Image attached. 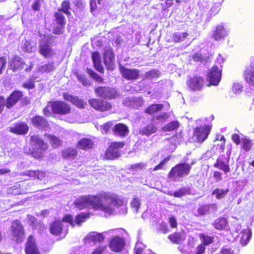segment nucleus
Returning <instances> with one entry per match:
<instances>
[{"label": "nucleus", "instance_id": "1", "mask_svg": "<svg viewBox=\"0 0 254 254\" xmlns=\"http://www.w3.org/2000/svg\"><path fill=\"white\" fill-rule=\"evenodd\" d=\"M74 206L79 210L87 207H91L95 210H100L111 215L115 209L110 205L104 204L99 202V193L96 195H82L76 198L73 202Z\"/></svg>", "mask_w": 254, "mask_h": 254}, {"label": "nucleus", "instance_id": "2", "mask_svg": "<svg viewBox=\"0 0 254 254\" xmlns=\"http://www.w3.org/2000/svg\"><path fill=\"white\" fill-rule=\"evenodd\" d=\"M71 2L69 0H64L61 3V6L58 8V11L54 13L55 21L58 26L53 29V33L55 34H63V30L64 28L66 20L64 13L67 16H71Z\"/></svg>", "mask_w": 254, "mask_h": 254}, {"label": "nucleus", "instance_id": "3", "mask_svg": "<svg viewBox=\"0 0 254 254\" xmlns=\"http://www.w3.org/2000/svg\"><path fill=\"white\" fill-rule=\"evenodd\" d=\"M29 145L28 153L36 159L43 158L49 148L48 143L39 135L35 134L29 136Z\"/></svg>", "mask_w": 254, "mask_h": 254}, {"label": "nucleus", "instance_id": "4", "mask_svg": "<svg viewBox=\"0 0 254 254\" xmlns=\"http://www.w3.org/2000/svg\"><path fill=\"white\" fill-rule=\"evenodd\" d=\"M211 124L200 125L193 128L192 139L195 143L202 144L208 137L212 129Z\"/></svg>", "mask_w": 254, "mask_h": 254}, {"label": "nucleus", "instance_id": "5", "mask_svg": "<svg viewBox=\"0 0 254 254\" xmlns=\"http://www.w3.org/2000/svg\"><path fill=\"white\" fill-rule=\"evenodd\" d=\"M125 145L124 141H113L109 145L105 151L103 159L113 160L117 159L121 156V149Z\"/></svg>", "mask_w": 254, "mask_h": 254}, {"label": "nucleus", "instance_id": "6", "mask_svg": "<svg viewBox=\"0 0 254 254\" xmlns=\"http://www.w3.org/2000/svg\"><path fill=\"white\" fill-rule=\"evenodd\" d=\"M11 236L12 240L17 244L22 243L25 237V229L19 220H15L11 223Z\"/></svg>", "mask_w": 254, "mask_h": 254}, {"label": "nucleus", "instance_id": "7", "mask_svg": "<svg viewBox=\"0 0 254 254\" xmlns=\"http://www.w3.org/2000/svg\"><path fill=\"white\" fill-rule=\"evenodd\" d=\"M193 162L190 164L186 163H181L176 165L173 167L168 174V178L172 179H175L177 177L182 178L184 176L188 175L191 169V165Z\"/></svg>", "mask_w": 254, "mask_h": 254}, {"label": "nucleus", "instance_id": "8", "mask_svg": "<svg viewBox=\"0 0 254 254\" xmlns=\"http://www.w3.org/2000/svg\"><path fill=\"white\" fill-rule=\"evenodd\" d=\"M103 201L110 203V204H108L113 208L111 204L115 207H120L123 205L124 202L123 198L119 195L107 192L99 193V202H102Z\"/></svg>", "mask_w": 254, "mask_h": 254}, {"label": "nucleus", "instance_id": "9", "mask_svg": "<svg viewBox=\"0 0 254 254\" xmlns=\"http://www.w3.org/2000/svg\"><path fill=\"white\" fill-rule=\"evenodd\" d=\"M90 216L89 212H81L76 215L75 219L71 214H65L63 217V221L69 224L72 227L80 226L83 222L88 219Z\"/></svg>", "mask_w": 254, "mask_h": 254}, {"label": "nucleus", "instance_id": "10", "mask_svg": "<svg viewBox=\"0 0 254 254\" xmlns=\"http://www.w3.org/2000/svg\"><path fill=\"white\" fill-rule=\"evenodd\" d=\"M51 110L54 114L61 116L66 115L71 113L70 105L63 101H51Z\"/></svg>", "mask_w": 254, "mask_h": 254}, {"label": "nucleus", "instance_id": "11", "mask_svg": "<svg viewBox=\"0 0 254 254\" xmlns=\"http://www.w3.org/2000/svg\"><path fill=\"white\" fill-rule=\"evenodd\" d=\"M62 220L55 219L49 224V230L51 234L54 236H62L64 238L67 233V230H64V225Z\"/></svg>", "mask_w": 254, "mask_h": 254}, {"label": "nucleus", "instance_id": "12", "mask_svg": "<svg viewBox=\"0 0 254 254\" xmlns=\"http://www.w3.org/2000/svg\"><path fill=\"white\" fill-rule=\"evenodd\" d=\"M95 93L97 96L106 99H112L118 95L117 90L109 86L97 87L95 88Z\"/></svg>", "mask_w": 254, "mask_h": 254}, {"label": "nucleus", "instance_id": "13", "mask_svg": "<svg viewBox=\"0 0 254 254\" xmlns=\"http://www.w3.org/2000/svg\"><path fill=\"white\" fill-rule=\"evenodd\" d=\"M88 103L92 108L101 112L109 111L112 108L111 103L103 99H90L88 100Z\"/></svg>", "mask_w": 254, "mask_h": 254}, {"label": "nucleus", "instance_id": "14", "mask_svg": "<svg viewBox=\"0 0 254 254\" xmlns=\"http://www.w3.org/2000/svg\"><path fill=\"white\" fill-rule=\"evenodd\" d=\"M218 208V205L215 203L200 205L193 212V215L195 217L204 216L210 213L216 212Z\"/></svg>", "mask_w": 254, "mask_h": 254}, {"label": "nucleus", "instance_id": "15", "mask_svg": "<svg viewBox=\"0 0 254 254\" xmlns=\"http://www.w3.org/2000/svg\"><path fill=\"white\" fill-rule=\"evenodd\" d=\"M125 245V240L123 237L115 236L111 238L109 243V247L112 251L119 253L123 250Z\"/></svg>", "mask_w": 254, "mask_h": 254}, {"label": "nucleus", "instance_id": "16", "mask_svg": "<svg viewBox=\"0 0 254 254\" xmlns=\"http://www.w3.org/2000/svg\"><path fill=\"white\" fill-rule=\"evenodd\" d=\"M23 96L24 94L22 91L19 90H14L6 99L5 107L8 109L13 108L22 99Z\"/></svg>", "mask_w": 254, "mask_h": 254}, {"label": "nucleus", "instance_id": "17", "mask_svg": "<svg viewBox=\"0 0 254 254\" xmlns=\"http://www.w3.org/2000/svg\"><path fill=\"white\" fill-rule=\"evenodd\" d=\"M103 54L104 63L108 70H113L115 68V55L111 47H106Z\"/></svg>", "mask_w": 254, "mask_h": 254}, {"label": "nucleus", "instance_id": "18", "mask_svg": "<svg viewBox=\"0 0 254 254\" xmlns=\"http://www.w3.org/2000/svg\"><path fill=\"white\" fill-rule=\"evenodd\" d=\"M204 78L199 76L190 77L187 81L188 87L193 91L201 90L204 84Z\"/></svg>", "mask_w": 254, "mask_h": 254}, {"label": "nucleus", "instance_id": "19", "mask_svg": "<svg viewBox=\"0 0 254 254\" xmlns=\"http://www.w3.org/2000/svg\"><path fill=\"white\" fill-rule=\"evenodd\" d=\"M120 71L122 77L128 80H136L139 76V70L136 68H128L121 66Z\"/></svg>", "mask_w": 254, "mask_h": 254}, {"label": "nucleus", "instance_id": "20", "mask_svg": "<svg viewBox=\"0 0 254 254\" xmlns=\"http://www.w3.org/2000/svg\"><path fill=\"white\" fill-rule=\"evenodd\" d=\"M29 130L28 125L24 122H18L9 128L10 132L17 135H25L28 133Z\"/></svg>", "mask_w": 254, "mask_h": 254}, {"label": "nucleus", "instance_id": "21", "mask_svg": "<svg viewBox=\"0 0 254 254\" xmlns=\"http://www.w3.org/2000/svg\"><path fill=\"white\" fill-rule=\"evenodd\" d=\"M25 253L26 254H40L33 235H31L27 238L25 246Z\"/></svg>", "mask_w": 254, "mask_h": 254}, {"label": "nucleus", "instance_id": "22", "mask_svg": "<svg viewBox=\"0 0 254 254\" xmlns=\"http://www.w3.org/2000/svg\"><path fill=\"white\" fill-rule=\"evenodd\" d=\"M25 65L22 58L17 55L13 56L9 62V68L13 72L23 69Z\"/></svg>", "mask_w": 254, "mask_h": 254}, {"label": "nucleus", "instance_id": "23", "mask_svg": "<svg viewBox=\"0 0 254 254\" xmlns=\"http://www.w3.org/2000/svg\"><path fill=\"white\" fill-rule=\"evenodd\" d=\"M105 237L102 233L92 232L88 234L84 238L86 244L96 245L104 241Z\"/></svg>", "mask_w": 254, "mask_h": 254}, {"label": "nucleus", "instance_id": "24", "mask_svg": "<svg viewBox=\"0 0 254 254\" xmlns=\"http://www.w3.org/2000/svg\"><path fill=\"white\" fill-rule=\"evenodd\" d=\"M31 121L33 126L39 129L47 130L49 128V122L42 116L35 115L31 118Z\"/></svg>", "mask_w": 254, "mask_h": 254}, {"label": "nucleus", "instance_id": "25", "mask_svg": "<svg viewBox=\"0 0 254 254\" xmlns=\"http://www.w3.org/2000/svg\"><path fill=\"white\" fill-rule=\"evenodd\" d=\"M224 155L219 156L214 164L213 166L219 170H222L225 174H227L230 171L229 166V158L228 157L224 159Z\"/></svg>", "mask_w": 254, "mask_h": 254}, {"label": "nucleus", "instance_id": "26", "mask_svg": "<svg viewBox=\"0 0 254 254\" xmlns=\"http://www.w3.org/2000/svg\"><path fill=\"white\" fill-rule=\"evenodd\" d=\"M221 77V71L218 68L214 65L211 68L208 73V80L209 84L213 85H217L219 83Z\"/></svg>", "mask_w": 254, "mask_h": 254}, {"label": "nucleus", "instance_id": "27", "mask_svg": "<svg viewBox=\"0 0 254 254\" xmlns=\"http://www.w3.org/2000/svg\"><path fill=\"white\" fill-rule=\"evenodd\" d=\"M113 131L115 135L124 137L128 135L129 130L127 125L119 123L116 124L113 128Z\"/></svg>", "mask_w": 254, "mask_h": 254}, {"label": "nucleus", "instance_id": "28", "mask_svg": "<svg viewBox=\"0 0 254 254\" xmlns=\"http://www.w3.org/2000/svg\"><path fill=\"white\" fill-rule=\"evenodd\" d=\"M39 52L45 58H51L54 55V52L48 42L41 43L39 44Z\"/></svg>", "mask_w": 254, "mask_h": 254}, {"label": "nucleus", "instance_id": "29", "mask_svg": "<svg viewBox=\"0 0 254 254\" xmlns=\"http://www.w3.org/2000/svg\"><path fill=\"white\" fill-rule=\"evenodd\" d=\"M94 143L92 139L88 137L81 138L76 143V146L78 149L88 150L94 147Z\"/></svg>", "mask_w": 254, "mask_h": 254}, {"label": "nucleus", "instance_id": "30", "mask_svg": "<svg viewBox=\"0 0 254 254\" xmlns=\"http://www.w3.org/2000/svg\"><path fill=\"white\" fill-rule=\"evenodd\" d=\"M62 157L65 160H74L78 156L77 150L71 147H68L61 151Z\"/></svg>", "mask_w": 254, "mask_h": 254}, {"label": "nucleus", "instance_id": "31", "mask_svg": "<svg viewBox=\"0 0 254 254\" xmlns=\"http://www.w3.org/2000/svg\"><path fill=\"white\" fill-rule=\"evenodd\" d=\"M22 175L28 176L33 179L42 180L46 177V173L45 171L42 170H28L23 172Z\"/></svg>", "mask_w": 254, "mask_h": 254}, {"label": "nucleus", "instance_id": "32", "mask_svg": "<svg viewBox=\"0 0 254 254\" xmlns=\"http://www.w3.org/2000/svg\"><path fill=\"white\" fill-rule=\"evenodd\" d=\"M212 226L218 230H226L229 227L227 219L224 217L220 216L216 218L212 223Z\"/></svg>", "mask_w": 254, "mask_h": 254}, {"label": "nucleus", "instance_id": "33", "mask_svg": "<svg viewBox=\"0 0 254 254\" xmlns=\"http://www.w3.org/2000/svg\"><path fill=\"white\" fill-rule=\"evenodd\" d=\"M157 130L158 128L156 125L154 123H150L139 129V134L149 136L156 133Z\"/></svg>", "mask_w": 254, "mask_h": 254}, {"label": "nucleus", "instance_id": "34", "mask_svg": "<svg viewBox=\"0 0 254 254\" xmlns=\"http://www.w3.org/2000/svg\"><path fill=\"white\" fill-rule=\"evenodd\" d=\"M92 60L94 68L100 73L104 72V68L101 64V57L100 53L96 51L92 53Z\"/></svg>", "mask_w": 254, "mask_h": 254}, {"label": "nucleus", "instance_id": "35", "mask_svg": "<svg viewBox=\"0 0 254 254\" xmlns=\"http://www.w3.org/2000/svg\"><path fill=\"white\" fill-rule=\"evenodd\" d=\"M227 35L224 26L222 25H218L216 26L215 30L213 31L212 38L216 41H219L223 39Z\"/></svg>", "mask_w": 254, "mask_h": 254}, {"label": "nucleus", "instance_id": "36", "mask_svg": "<svg viewBox=\"0 0 254 254\" xmlns=\"http://www.w3.org/2000/svg\"><path fill=\"white\" fill-rule=\"evenodd\" d=\"M168 239L174 244H179L185 241V235L181 232H175L168 235Z\"/></svg>", "mask_w": 254, "mask_h": 254}, {"label": "nucleus", "instance_id": "37", "mask_svg": "<svg viewBox=\"0 0 254 254\" xmlns=\"http://www.w3.org/2000/svg\"><path fill=\"white\" fill-rule=\"evenodd\" d=\"M240 243L243 245H246L250 241L252 237V232L250 229L247 228L242 230L239 234Z\"/></svg>", "mask_w": 254, "mask_h": 254}, {"label": "nucleus", "instance_id": "38", "mask_svg": "<svg viewBox=\"0 0 254 254\" xmlns=\"http://www.w3.org/2000/svg\"><path fill=\"white\" fill-rule=\"evenodd\" d=\"M164 105L162 104H152L145 109L144 112L145 113L150 115H154L157 113L161 111L164 108Z\"/></svg>", "mask_w": 254, "mask_h": 254}, {"label": "nucleus", "instance_id": "39", "mask_svg": "<svg viewBox=\"0 0 254 254\" xmlns=\"http://www.w3.org/2000/svg\"><path fill=\"white\" fill-rule=\"evenodd\" d=\"M241 148L245 151H249L254 148V143L253 140L245 136L241 138Z\"/></svg>", "mask_w": 254, "mask_h": 254}, {"label": "nucleus", "instance_id": "40", "mask_svg": "<svg viewBox=\"0 0 254 254\" xmlns=\"http://www.w3.org/2000/svg\"><path fill=\"white\" fill-rule=\"evenodd\" d=\"M45 135L49 139L50 143L53 148H57L62 146V141L58 137L50 134H45Z\"/></svg>", "mask_w": 254, "mask_h": 254}, {"label": "nucleus", "instance_id": "41", "mask_svg": "<svg viewBox=\"0 0 254 254\" xmlns=\"http://www.w3.org/2000/svg\"><path fill=\"white\" fill-rule=\"evenodd\" d=\"M180 126V124L178 121L170 122L162 128L163 131H172L177 130Z\"/></svg>", "mask_w": 254, "mask_h": 254}, {"label": "nucleus", "instance_id": "42", "mask_svg": "<svg viewBox=\"0 0 254 254\" xmlns=\"http://www.w3.org/2000/svg\"><path fill=\"white\" fill-rule=\"evenodd\" d=\"M229 191V190L228 188L224 190L217 188L212 191V194L215 195V197L217 199H221L223 198Z\"/></svg>", "mask_w": 254, "mask_h": 254}, {"label": "nucleus", "instance_id": "43", "mask_svg": "<svg viewBox=\"0 0 254 254\" xmlns=\"http://www.w3.org/2000/svg\"><path fill=\"white\" fill-rule=\"evenodd\" d=\"M189 35L187 32L179 33L175 32L173 34L172 38V40L175 42H180L184 41Z\"/></svg>", "mask_w": 254, "mask_h": 254}, {"label": "nucleus", "instance_id": "44", "mask_svg": "<svg viewBox=\"0 0 254 254\" xmlns=\"http://www.w3.org/2000/svg\"><path fill=\"white\" fill-rule=\"evenodd\" d=\"M245 77L248 83L254 85V68L247 69L245 72Z\"/></svg>", "mask_w": 254, "mask_h": 254}, {"label": "nucleus", "instance_id": "45", "mask_svg": "<svg viewBox=\"0 0 254 254\" xmlns=\"http://www.w3.org/2000/svg\"><path fill=\"white\" fill-rule=\"evenodd\" d=\"M190 194V188H181L179 190L174 192L173 194H170V195L177 197H181L186 194Z\"/></svg>", "mask_w": 254, "mask_h": 254}, {"label": "nucleus", "instance_id": "46", "mask_svg": "<svg viewBox=\"0 0 254 254\" xmlns=\"http://www.w3.org/2000/svg\"><path fill=\"white\" fill-rule=\"evenodd\" d=\"M113 124L112 121H108L100 126V129L103 133L108 134L113 130Z\"/></svg>", "mask_w": 254, "mask_h": 254}, {"label": "nucleus", "instance_id": "47", "mask_svg": "<svg viewBox=\"0 0 254 254\" xmlns=\"http://www.w3.org/2000/svg\"><path fill=\"white\" fill-rule=\"evenodd\" d=\"M55 69L53 62H49L39 67V70L42 72L49 73Z\"/></svg>", "mask_w": 254, "mask_h": 254}, {"label": "nucleus", "instance_id": "48", "mask_svg": "<svg viewBox=\"0 0 254 254\" xmlns=\"http://www.w3.org/2000/svg\"><path fill=\"white\" fill-rule=\"evenodd\" d=\"M87 72L94 79V80L98 83H104V78L100 75H98L91 69H87Z\"/></svg>", "mask_w": 254, "mask_h": 254}, {"label": "nucleus", "instance_id": "49", "mask_svg": "<svg viewBox=\"0 0 254 254\" xmlns=\"http://www.w3.org/2000/svg\"><path fill=\"white\" fill-rule=\"evenodd\" d=\"M199 237L202 240V244L203 245H208L213 241V238L212 237L206 235L203 233L200 234Z\"/></svg>", "mask_w": 254, "mask_h": 254}, {"label": "nucleus", "instance_id": "50", "mask_svg": "<svg viewBox=\"0 0 254 254\" xmlns=\"http://www.w3.org/2000/svg\"><path fill=\"white\" fill-rule=\"evenodd\" d=\"M140 206L139 200L137 198H134L130 202L131 207L137 212Z\"/></svg>", "mask_w": 254, "mask_h": 254}, {"label": "nucleus", "instance_id": "51", "mask_svg": "<svg viewBox=\"0 0 254 254\" xmlns=\"http://www.w3.org/2000/svg\"><path fill=\"white\" fill-rule=\"evenodd\" d=\"M75 75L78 80L81 82L83 85L87 86L89 85V83L84 74H80L78 72H76Z\"/></svg>", "mask_w": 254, "mask_h": 254}, {"label": "nucleus", "instance_id": "52", "mask_svg": "<svg viewBox=\"0 0 254 254\" xmlns=\"http://www.w3.org/2000/svg\"><path fill=\"white\" fill-rule=\"evenodd\" d=\"M35 81L34 79L31 78L29 79L28 81L22 84V87L27 89H33L35 87Z\"/></svg>", "mask_w": 254, "mask_h": 254}, {"label": "nucleus", "instance_id": "53", "mask_svg": "<svg viewBox=\"0 0 254 254\" xmlns=\"http://www.w3.org/2000/svg\"><path fill=\"white\" fill-rule=\"evenodd\" d=\"M71 103L79 108H84L85 107V104L84 101L76 97H74Z\"/></svg>", "mask_w": 254, "mask_h": 254}, {"label": "nucleus", "instance_id": "54", "mask_svg": "<svg viewBox=\"0 0 254 254\" xmlns=\"http://www.w3.org/2000/svg\"><path fill=\"white\" fill-rule=\"evenodd\" d=\"M159 231L163 234H167L170 231V229L167 224L164 222H161L159 225Z\"/></svg>", "mask_w": 254, "mask_h": 254}, {"label": "nucleus", "instance_id": "55", "mask_svg": "<svg viewBox=\"0 0 254 254\" xmlns=\"http://www.w3.org/2000/svg\"><path fill=\"white\" fill-rule=\"evenodd\" d=\"M8 193L14 195L21 193L19 186H14L10 187L8 190Z\"/></svg>", "mask_w": 254, "mask_h": 254}, {"label": "nucleus", "instance_id": "56", "mask_svg": "<svg viewBox=\"0 0 254 254\" xmlns=\"http://www.w3.org/2000/svg\"><path fill=\"white\" fill-rule=\"evenodd\" d=\"M43 114L46 117H50L53 113L51 110V101L48 102L47 105L43 110Z\"/></svg>", "mask_w": 254, "mask_h": 254}, {"label": "nucleus", "instance_id": "57", "mask_svg": "<svg viewBox=\"0 0 254 254\" xmlns=\"http://www.w3.org/2000/svg\"><path fill=\"white\" fill-rule=\"evenodd\" d=\"M33 46L29 40H25L23 46V50L25 52H31Z\"/></svg>", "mask_w": 254, "mask_h": 254}, {"label": "nucleus", "instance_id": "58", "mask_svg": "<svg viewBox=\"0 0 254 254\" xmlns=\"http://www.w3.org/2000/svg\"><path fill=\"white\" fill-rule=\"evenodd\" d=\"M168 222L172 228H176L178 226L177 219L174 216H171L169 218Z\"/></svg>", "mask_w": 254, "mask_h": 254}, {"label": "nucleus", "instance_id": "59", "mask_svg": "<svg viewBox=\"0 0 254 254\" xmlns=\"http://www.w3.org/2000/svg\"><path fill=\"white\" fill-rule=\"evenodd\" d=\"M28 221L30 226L33 228L35 229L38 225V220L36 218L31 216L28 219Z\"/></svg>", "mask_w": 254, "mask_h": 254}, {"label": "nucleus", "instance_id": "60", "mask_svg": "<svg viewBox=\"0 0 254 254\" xmlns=\"http://www.w3.org/2000/svg\"><path fill=\"white\" fill-rule=\"evenodd\" d=\"M6 64V57H0V74L2 73V70L4 68Z\"/></svg>", "mask_w": 254, "mask_h": 254}, {"label": "nucleus", "instance_id": "61", "mask_svg": "<svg viewBox=\"0 0 254 254\" xmlns=\"http://www.w3.org/2000/svg\"><path fill=\"white\" fill-rule=\"evenodd\" d=\"M42 0H35L32 4V8L34 11H39L40 10L41 2Z\"/></svg>", "mask_w": 254, "mask_h": 254}, {"label": "nucleus", "instance_id": "62", "mask_svg": "<svg viewBox=\"0 0 254 254\" xmlns=\"http://www.w3.org/2000/svg\"><path fill=\"white\" fill-rule=\"evenodd\" d=\"M217 140H219L220 141H222V143H221L220 145V149L221 150V151L223 152L225 148V142H226V139L224 136V135H220V136H218L216 138Z\"/></svg>", "mask_w": 254, "mask_h": 254}, {"label": "nucleus", "instance_id": "63", "mask_svg": "<svg viewBox=\"0 0 254 254\" xmlns=\"http://www.w3.org/2000/svg\"><path fill=\"white\" fill-rule=\"evenodd\" d=\"M232 139L233 141L237 145H239L241 142V139H240V135L237 133H234L232 134Z\"/></svg>", "mask_w": 254, "mask_h": 254}, {"label": "nucleus", "instance_id": "64", "mask_svg": "<svg viewBox=\"0 0 254 254\" xmlns=\"http://www.w3.org/2000/svg\"><path fill=\"white\" fill-rule=\"evenodd\" d=\"M205 251V248L204 245L201 244L199 245L196 248V254H203L204 253Z\"/></svg>", "mask_w": 254, "mask_h": 254}]
</instances>
